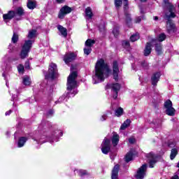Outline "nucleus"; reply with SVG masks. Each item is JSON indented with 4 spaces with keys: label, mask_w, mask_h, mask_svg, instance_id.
Returning <instances> with one entry per match:
<instances>
[{
    "label": "nucleus",
    "mask_w": 179,
    "mask_h": 179,
    "mask_svg": "<svg viewBox=\"0 0 179 179\" xmlns=\"http://www.w3.org/2000/svg\"><path fill=\"white\" fill-rule=\"evenodd\" d=\"M55 142H58V139H57V140H55Z\"/></svg>",
    "instance_id": "nucleus-59"
},
{
    "label": "nucleus",
    "mask_w": 179,
    "mask_h": 179,
    "mask_svg": "<svg viewBox=\"0 0 179 179\" xmlns=\"http://www.w3.org/2000/svg\"><path fill=\"white\" fill-rule=\"evenodd\" d=\"M22 83L25 86H30L31 84V80H30V77L25 76L22 78Z\"/></svg>",
    "instance_id": "nucleus-25"
},
{
    "label": "nucleus",
    "mask_w": 179,
    "mask_h": 179,
    "mask_svg": "<svg viewBox=\"0 0 179 179\" xmlns=\"http://www.w3.org/2000/svg\"><path fill=\"white\" fill-rule=\"evenodd\" d=\"M34 41L31 40L25 41L24 45H22V49L20 53V58L22 59H24L26 57L29 56V52H30V50L31 49V45H33Z\"/></svg>",
    "instance_id": "nucleus-4"
},
{
    "label": "nucleus",
    "mask_w": 179,
    "mask_h": 179,
    "mask_svg": "<svg viewBox=\"0 0 179 179\" xmlns=\"http://www.w3.org/2000/svg\"><path fill=\"white\" fill-rule=\"evenodd\" d=\"M171 19V18L166 19V20H168L166 22V30L169 34L175 33L176 31V25Z\"/></svg>",
    "instance_id": "nucleus-15"
},
{
    "label": "nucleus",
    "mask_w": 179,
    "mask_h": 179,
    "mask_svg": "<svg viewBox=\"0 0 179 179\" xmlns=\"http://www.w3.org/2000/svg\"><path fill=\"white\" fill-rule=\"evenodd\" d=\"M94 43H95L94 40L88 39L85 41V46L87 48H91L92 45H93Z\"/></svg>",
    "instance_id": "nucleus-33"
},
{
    "label": "nucleus",
    "mask_w": 179,
    "mask_h": 179,
    "mask_svg": "<svg viewBox=\"0 0 179 179\" xmlns=\"http://www.w3.org/2000/svg\"><path fill=\"white\" fill-rule=\"evenodd\" d=\"M3 76L5 78V73H3Z\"/></svg>",
    "instance_id": "nucleus-58"
},
{
    "label": "nucleus",
    "mask_w": 179,
    "mask_h": 179,
    "mask_svg": "<svg viewBox=\"0 0 179 179\" xmlns=\"http://www.w3.org/2000/svg\"><path fill=\"white\" fill-rule=\"evenodd\" d=\"M141 2H145L146 0H141Z\"/></svg>",
    "instance_id": "nucleus-56"
},
{
    "label": "nucleus",
    "mask_w": 179,
    "mask_h": 179,
    "mask_svg": "<svg viewBox=\"0 0 179 179\" xmlns=\"http://www.w3.org/2000/svg\"><path fill=\"white\" fill-rule=\"evenodd\" d=\"M135 142H136V140L135 139V138L131 137L129 138V143H131V145H133V143H135Z\"/></svg>",
    "instance_id": "nucleus-46"
},
{
    "label": "nucleus",
    "mask_w": 179,
    "mask_h": 179,
    "mask_svg": "<svg viewBox=\"0 0 179 179\" xmlns=\"http://www.w3.org/2000/svg\"><path fill=\"white\" fill-rule=\"evenodd\" d=\"M57 29L61 33L62 36H63V37H66V36H68V31L66 30V28L62 25H58Z\"/></svg>",
    "instance_id": "nucleus-22"
},
{
    "label": "nucleus",
    "mask_w": 179,
    "mask_h": 179,
    "mask_svg": "<svg viewBox=\"0 0 179 179\" xmlns=\"http://www.w3.org/2000/svg\"><path fill=\"white\" fill-rule=\"evenodd\" d=\"M142 19H145V17H143V16L137 17L135 20V23H141V22L142 21Z\"/></svg>",
    "instance_id": "nucleus-44"
},
{
    "label": "nucleus",
    "mask_w": 179,
    "mask_h": 179,
    "mask_svg": "<svg viewBox=\"0 0 179 179\" xmlns=\"http://www.w3.org/2000/svg\"><path fill=\"white\" fill-rule=\"evenodd\" d=\"M130 40L131 41H132V43L137 41V40H139V34L136 33L131 35V36L130 37Z\"/></svg>",
    "instance_id": "nucleus-35"
},
{
    "label": "nucleus",
    "mask_w": 179,
    "mask_h": 179,
    "mask_svg": "<svg viewBox=\"0 0 179 179\" xmlns=\"http://www.w3.org/2000/svg\"><path fill=\"white\" fill-rule=\"evenodd\" d=\"M17 40H19V36L15 33L13 34L12 37V42L13 43H17Z\"/></svg>",
    "instance_id": "nucleus-39"
},
{
    "label": "nucleus",
    "mask_w": 179,
    "mask_h": 179,
    "mask_svg": "<svg viewBox=\"0 0 179 179\" xmlns=\"http://www.w3.org/2000/svg\"><path fill=\"white\" fill-rule=\"evenodd\" d=\"M155 50L158 54H160L162 52V43H156L155 44Z\"/></svg>",
    "instance_id": "nucleus-36"
},
{
    "label": "nucleus",
    "mask_w": 179,
    "mask_h": 179,
    "mask_svg": "<svg viewBox=\"0 0 179 179\" xmlns=\"http://www.w3.org/2000/svg\"><path fill=\"white\" fill-rule=\"evenodd\" d=\"M13 1H17V0H13Z\"/></svg>",
    "instance_id": "nucleus-63"
},
{
    "label": "nucleus",
    "mask_w": 179,
    "mask_h": 179,
    "mask_svg": "<svg viewBox=\"0 0 179 179\" xmlns=\"http://www.w3.org/2000/svg\"><path fill=\"white\" fill-rule=\"evenodd\" d=\"M101 152L103 155H108L110 150H111V143L110 139L105 138L101 144Z\"/></svg>",
    "instance_id": "nucleus-7"
},
{
    "label": "nucleus",
    "mask_w": 179,
    "mask_h": 179,
    "mask_svg": "<svg viewBox=\"0 0 179 179\" xmlns=\"http://www.w3.org/2000/svg\"><path fill=\"white\" fill-rule=\"evenodd\" d=\"M177 155H178V150H177V148H173L171 151V155H170L171 160H174Z\"/></svg>",
    "instance_id": "nucleus-28"
},
{
    "label": "nucleus",
    "mask_w": 179,
    "mask_h": 179,
    "mask_svg": "<svg viewBox=\"0 0 179 179\" xmlns=\"http://www.w3.org/2000/svg\"><path fill=\"white\" fill-rule=\"evenodd\" d=\"M92 52V48H84V53L86 55H89Z\"/></svg>",
    "instance_id": "nucleus-41"
},
{
    "label": "nucleus",
    "mask_w": 179,
    "mask_h": 179,
    "mask_svg": "<svg viewBox=\"0 0 179 179\" xmlns=\"http://www.w3.org/2000/svg\"><path fill=\"white\" fill-rule=\"evenodd\" d=\"M115 5L117 8H120L122 5V0H115Z\"/></svg>",
    "instance_id": "nucleus-40"
},
{
    "label": "nucleus",
    "mask_w": 179,
    "mask_h": 179,
    "mask_svg": "<svg viewBox=\"0 0 179 179\" xmlns=\"http://www.w3.org/2000/svg\"><path fill=\"white\" fill-rule=\"evenodd\" d=\"M119 170H120V166L115 165L112 171L111 179H118Z\"/></svg>",
    "instance_id": "nucleus-19"
},
{
    "label": "nucleus",
    "mask_w": 179,
    "mask_h": 179,
    "mask_svg": "<svg viewBox=\"0 0 179 179\" xmlns=\"http://www.w3.org/2000/svg\"><path fill=\"white\" fill-rule=\"evenodd\" d=\"M159 17L157 16L154 17V20H158Z\"/></svg>",
    "instance_id": "nucleus-54"
},
{
    "label": "nucleus",
    "mask_w": 179,
    "mask_h": 179,
    "mask_svg": "<svg viewBox=\"0 0 179 179\" xmlns=\"http://www.w3.org/2000/svg\"><path fill=\"white\" fill-rule=\"evenodd\" d=\"M37 36V31L36 29H31L29 31L27 37L30 39L34 38Z\"/></svg>",
    "instance_id": "nucleus-29"
},
{
    "label": "nucleus",
    "mask_w": 179,
    "mask_h": 179,
    "mask_svg": "<svg viewBox=\"0 0 179 179\" xmlns=\"http://www.w3.org/2000/svg\"><path fill=\"white\" fill-rule=\"evenodd\" d=\"M87 171L86 170L80 169L78 171V175L80 177H83V176H87Z\"/></svg>",
    "instance_id": "nucleus-37"
},
{
    "label": "nucleus",
    "mask_w": 179,
    "mask_h": 179,
    "mask_svg": "<svg viewBox=\"0 0 179 179\" xmlns=\"http://www.w3.org/2000/svg\"><path fill=\"white\" fill-rule=\"evenodd\" d=\"M49 142H50V143H51V142H52V141L51 140H49Z\"/></svg>",
    "instance_id": "nucleus-60"
},
{
    "label": "nucleus",
    "mask_w": 179,
    "mask_h": 179,
    "mask_svg": "<svg viewBox=\"0 0 179 179\" xmlns=\"http://www.w3.org/2000/svg\"><path fill=\"white\" fill-rule=\"evenodd\" d=\"M57 132H59V134H60V136H62V131H58Z\"/></svg>",
    "instance_id": "nucleus-55"
},
{
    "label": "nucleus",
    "mask_w": 179,
    "mask_h": 179,
    "mask_svg": "<svg viewBox=\"0 0 179 179\" xmlns=\"http://www.w3.org/2000/svg\"><path fill=\"white\" fill-rule=\"evenodd\" d=\"M71 12H72V8L68 6H64L61 8L58 15L59 19H64V17H65V15H68V13H71Z\"/></svg>",
    "instance_id": "nucleus-11"
},
{
    "label": "nucleus",
    "mask_w": 179,
    "mask_h": 179,
    "mask_svg": "<svg viewBox=\"0 0 179 179\" xmlns=\"http://www.w3.org/2000/svg\"><path fill=\"white\" fill-rule=\"evenodd\" d=\"M152 52V43H147L144 50V55L148 57Z\"/></svg>",
    "instance_id": "nucleus-20"
},
{
    "label": "nucleus",
    "mask_w": 179,
    "mask_h": 179,
    "mask_svg": "<svg viewBox=\"0 0 179 179\" xmlns=\"http://www.w3.org/2000/svg\"><path fill=\"white\" fill-rule=\"evenodd\" d=\"M17 71L19 73H23V72H24V66H23L22 64L18 65Z\"/></svg>",
    "instance_id": "nucleus-38"
},
{
    "label": "nucleus",
    "mask_w": 179,
    "mask_h": 179,
    "mask_svg": "<svg viewBox=\"0 0 179 179\" xmlns=\"http://www.w3.org/2000/svg\"><path fill=\"white\" fill-rule=\"evenodd\" d=\"M12 99H13V96H12Z\"/></svg>",
    "instance_id": "nucleus-64"
},
{
    "label": "nucleus",
    "mask_w": 179,
    "mask_h": 179,
    "mask_svg": "<svg viewBox=\"0 0 179 179\" xmlns=\"http://www.w3.org/2000/svg\"><path fill=\"white\" fill-rule=\"evenodd\" d=\"M17 20H20V19H17Z\"/></svg>",
    "instance_id": "nucleus-62"
},
{
    "label": "nucleus",
    "mask_w": 179,
    "mask_h": 179,
    "mask_svg": "<svg viewBox=\"0 0 179 179\" xmlns=\"http://www.w3.org/2000/svg\"><path fill=\"white\" fill-rule=\"evenodd\" d=\"M166 36L164 34H160L157 39H153L152 43H157L159 41V43H162V41H164L166 40Z\"/></svg>",
    "instance_id": "nucleus-23"
},
{
    "label": "nucleus",
    "mask_w": 179,
    "mask_h": 179,
    "mask_svg": "<svg viewBox=\"0 0 179 179\" xmlns=\"http://www.w3.org/2000/svg\"><path fill=\"white\" fill-rule=\"evenodd\" d=\"M64 0H57V2H58V3H62V2H64Z\"/></svg>",
    "instance_id": "nucleus-53"
},
{
    "label": "nucleus",
    "mask_w": 179,
    "mask_h": 179,
    "mask_svg": "<svg viewBox=\"0 0 179 179\" xmlns=\"http://www.w3.org/2000/svg\"><path fill=\"white\" fill-rule=\"evenodd\" d=\"M57 76H58L57 64L51 63L49 66L48 73L45 76V79H55Z\"/></svg>",
    "instance_id": "nucleus-5"
},
{
    "label": "nucleus",
    "mask_w": 179,
    "mask_h": 179,
    "mask_svg": "<svg viewBox=\"0 0 179 179\" xmlns=\"http://www.w3.org/2000/svg\"><path fill=\"white\" fill-rule=\"evenodd\" d=\"M164 108H166V113L167 115L173 117L176 115V109L173 108V103L170 100H167L164 103Z\"/></svg>",
    "instance_id": "nucleus-6"
},
{
    "label": "nucleus",
    "mask_w": 179,
    "mask_h": 179,
    "mask_svg": "<svg viewBox=\"0 0 179 179\" xmlns=\"http://www.w3.org/2000/svg\"><path fill=\"white\" fill-rule=\"evenodd\" d=\"M15 12V15H18V16H23V13H24V11L22 7L17 8Z\"/></svg>",
    "instance_id": "nucleus-34"
},
{
    "label": "nucleus",
    "mask_w": 179,
    "mask_h": 179,
    "mask_svg": "<svg viewBox=\"0 0 179 179\" xmlns=\"http://www.w3.org/2000/svg\"><path fill=\"white\" fill-rule=\"evenodd\" d=\"M36 1L28 0L27 6L29 9H34L36 8Z\"/></svg>",
    "instance_id": "nucleus-30"
},
{
    "label": "nucleus",
    "mask_w": 179,
    "mask_h": 179,
    "mask_svg": "<svg viewBox=\"0 0 179 179\" xmlns=\"http://www.w3.org/2000/svg\"><path fill=\"white\" fill-rule=\"evenodd\" d=\"M123 4L124 9L125 24L129 27H131V26H132V24L131 23V22H132V18H131V15L128 14V13L125 11L128 9V0H123Z\"/></svg>",
    "instance_id": "nucleus-8"
},
{
    "label": "nucleus",
    "mask_w": 179,
    "mask_h": 179,
    "mask_svg": "<svg viewBox=\"0 0 179 179\" xmlns=\"http://www.w3.org/2000/svg\"><path fill=\"white\" fill-rule=\"evenodd\" d=\"M6 86H8V83H6Z\"/></svg>",
    "instance_id": "nucleus-61"
},
{
    "label": "nucleus",
    "mask_w": 179,
    "mask_h": 179,
    "mask_svg": "<svg viewBox=\"0 0 179 179\" xmlns=\"http://www.w3.org/2000/svg\"><path fill=\"white\" fill-rule=\"evenodd\" d=\"M106 30V26L104 24H102L99 27V31H104Z\"/></svg>",
    "instance_id": "nucleus-49"
},
{
    "label": "nucleus",
    "mask_w": 179,
    "mask_h": 179,
    "mask_svg": "<svg viewBox=\"0 0 179 179\" xmlns=\"http://www.w3.org/2000/svg\"><path fill=\"white\" fill-rule=\"evenodd\" d=\"M146 169H148V166L146 165V164H143L141 167H140L137 171L136 178L143 179L145 178V176H146Z\"/></svg>",
    "instance_id": "nucleus-10"
},
{
    "label": "nucleus",
    "mask_w": 179,
    "mask_h": 179,
    "mask_svg": "<svg viewBox=\"0 0 179 179\" xmlns=\"http://www.w3.org/2000/svg\"><path fill=\"white\" fill-rule=\"evenodd\" d=\"M131 124V120L129 119H127L125 122H124V123L121 125L120 127V129H122V131H124V129H127V128H128V127H129Z\"/></svg>",
    "instance_id": "nucleus-31"
},
{
    "label": "nucleus",
    "mask_w": 179,
    "mask_h": 179,
    "mask_svg": "<svg viewBox=\"0 0 179 179\" xmlns=\"http://www.w3.org/2000/svg\"><path fill=\"white\" fill-rule=\"evenodd\" d=\"M71 73L67 79V90L68 93L62 95L58 99V103H64V101H68L67 97H73L75 94H78V90L75 89L76 87V78H78V72H76V66L72 65L71 67Z\"/></svg>",
    "instance_id": "nucleus-1"
},
{
    "label": "nucleus",
    "mask_w": 179,
    "mask_h": 179,
    "mask_svg": "<svg viewBox=\"0 0 179 179\" xmlns=\"http://www.w3.org/2000/svg\"><path fill=\"white\" fill-rule=\"evenodd\" d=\"M118 73H120V69L118 68V62L117 61L113 62V78L116 82H118Z\"/></svg>",
    "instance_id": "nucleus-13"
},
{
    "label": "nucleus",
    "mask_w": 179,
    "mask_h": 179,
    "mask_svg": "<svg viewBox=\"0 0 179 179\" xmlns=\"http://www.w3.org/2000/svg\"><path fill=\"white\" fill-rule=\"evenodd\" d=\"M27 142V138L26 137H20L18 140L17 146L18 148H23L24 146V143Z\"/></svg>",
    "instance_id": "nucleus-24"
},
{
    "label": "nucleus",
    "mask_w": 179,
    "mask_h": 179,
    "mask_svg": "<svg viewBox=\"0 0 179 179\" xmlns=\"http://www.w3.org/2000/svg\"><path fill=\"white\" fill-rule=\"evenodd\" d=\"M10 114H12V110L6 112V115H10Z\"/></svg>",
    "instance_id": "nucleus-52"
},
{
    "label": "nucleus",
    "mask_w": 179,
    "mask_h": 179,
    "mask_svg": "<svg viewBox=\"0 0 179 179\" xmlns=\"http://www.w3.org/2000/svg\"><path fill=\"white\" fill-rule=\"evenodd\" d=\"M108 117V116L107 113L102 115L101 117H100V121H106V120H107Z\"/></svg>",
    "instance_id": "nucleus-45"
},
{
    "label": "nucleus",
    "mask_w": 179,
    "mask_h": 179,
    "mask_svg": "<svg viewBox=\"0 0 179 179\" xmlns=\"http://www.w3.org/2000/svg\"><path fill=\"white\" fill-rule=\"evenodd\" d=\"M109 89H111L113 94V99H117L118 97V92H120V89H121V85L118 83H112V84H108L107 85Z\"/></svg>",
    "instance_id": "nucleus-9"
},
{
    "label": "nucleus",
    "mask_w": 179,
    "mask_h": 179,
    "mask_svg": "<svg viewBox=\"0 0 179 179\" xmlns=\"http://www.w3.org/2000/svg\"><path fill=\"white\" fill-rule=\"evenodd\" d=\"M85 16L87 17V19H92V17H93V12L92 11V8L90 7L85 8Z\"/></svg>",
    "instance_id": "nucleus-26"
},
{
    "label": "nucleus",
    "mask_w": 179,
    "mask_h": 179,
    "mask_svg": "<svg viewBox=\"0 0 179 179\" xmlns=\"http://www.w3.org/2000/svg\"><path fill=\"white\" fill-rule=\"evenodd\" d=\"M34 141H36L38 145H43V143H45V142H47V137L45 135H40L36 137Z\"/></svg>",
    "instance_id": "nucleus-17"
},
{
    "label": "nucleus",
    "mask_w": 179,
    "mask_h": 179,
    "mask_svg": "<svg viewBox=\"0 0 179 179\" xmlns=\"http://www.w3.org/2000/svg\"><path fill=\"white\" fill-rule=\"evenodd\" d=\"M110 72V67L107 63L104 62V59L98 60L95 66L94 75L92 76L93 84L97 85L100 82H104V80L109 76Z\"/></svg>",
    "instance_id": "nucleus-2"
},
{
    "label": "nucleus",
    "mask_w": 179,
    "mask_h": 179,
    "mask_svg": "<svg viewBox=\"0 0 179 179\" xmlns=\"http://www.w3.org/2000/svg\"><path fill=\"white\" fill-rule=\"evenodd\" d=\"M134 157V151L131 150L129 152L127 153L125 156V162L127 163H129V162H131Z\"/></svg>",
    "instance_id": "nucleus-27"
},
{
    "label": "nucleus",
    "mask_w": 179,
    "mask_h": 179,
    "mask_svg": "<svg viewBox=\"0 0 179 179\" xmlns=\"http://www.w3.org/2000/svg\"><path fill=\"white\" fill-rule=\"evenodd\" d=\"M169 148H174L176 146V142L175 141H170L169 143Z\"/></svg>",
    "instance_id": "nucleus-48"
},
{
    "label": "nucleus",
    "mask_w": 179,
    "mask_h": 179,
    "mask_svg": "<svg viewBox=\"0 0 179 179\" xmlns=\"http://www.w3.org/2000/svg\"><path fill=\"white\" fill-rule=\"evenodd\" d=\"M141 13H143V10H141Z\"/></svg>",
    "instance_id": "nucleus-57"
},
{
    "label": "nucleus",
    "mask_w": 179,
    "mask_h": 179,
    "mask_svg": "<svg viewBox=\"0 0 179 179\" xmlns=\"http://www.w3.org/2000/svg\"><path fill=\"white\" fill-rule=\"evenodd\" d=\"M159 79H160V72H157L152 75L151 78V80L153 86H156V85H157V82H159Z\"/></svg>",
    "instance_id": "nucleus-18"
},
{
    "label": "nucleus",
    "mask_w": 179,
    "mask_h": 179,
    "mask_svg": "<svg viewBox=\"0 0 179 179\" xmlns=\"http://www.w3.org/2000/svg\"><path fill=\"white\" fill-rule=\"evenodd\" d=\"M113 34H114L115 37H117L118 34H120V31L118 28H114L113 30Z\"/></svg>",
    "instance_id": "nucleus-43"
},
{
    "label": "nucleus",
    "mask_w": 179,
    "mask_h": 179,
    "mask_svg": "<svg viewBox=\"0 0 179 179\" xmlns=\"http://www.w3.org/2000/svg\"><path fill=\"white\" fill-rule=\"evenodd\" d=\"M15 16H16V12L13 10H10L6 14L3 15V19L5 23L8 24V23H9V21L12 20V19H13Z\"/></svg>",
    "instance_id": "nucleus-12"
},
{
    "label": "nucleus",
    "mask_w": 179,
    "mask_h": 179,
    "mask_svg": "<svg viewBox=\"0 0 179 179\" xmlns=\"http://www.w3.org/2000/svg\"><path fill=\"white\" fill-rule=\"evenodd\" d=\"M118 142H120V136L117 133H115L112 137L113 145L114 147L117 146V145H118Z\"/></svg>",
    "instance_id": "nucleus-21"
},
{
    "label": "nucleus",
    "mask_w": 179,
    "mask_h": 179,
    "mask_svg": "<svg viewBox=\"0 0 179 179\" xmlns=\"http://www.w3.org/2000/svg\"><path fill=\"white\" fill-rule=\"evenodd\" d=\"M76 59V54L73 52H69L64 55V61L65 64H69V62H72V61H75Z\"/></svg>",
    "instance_id": "nucleus-14"
},
{
    "label": "nucleus",
    "mask_w": 179,
    "mask_h": 179,
    "mask_svg": "<svg viewBox=\"0 0 179 179\" xmlns=\"http://www.w3.org/2000/svg\"><path fill=\"white\" fill-rule=\"evenodd\" d=\"M147 157L149 160L150 167L153 169V167H155V164H156V155H155L153 152H150L147 155Z\"/></svg>",
    "instance_id": "nucleus-16"
},
{
    "label": "nucleus",
    "mask_w": 179,
    "mask_h": 179,
    "mask_svg": "<svg viewBox=\"0 0 179 179\" xmlns=\"http://www.w3.org/2000/svg\"><path fill=\"white\" fill-rule=\"evenodd\" d=\"M165 9V19H174L176 17V6L169 2V0H164Z\"/></svg>",
    "instance_id": "nucleus-3"
},
{
    "label": "nucleus",
    "mask_w": 179,
    "mask_h": 179,
    "mask_svg": "<svg viewBox=\"0 0 179 179\" xmlns=\"http://www.w3.org/2000/svg\"><path fill=\"white\" fill-rule=\"evenodd\" d=\"M122 45L124 48H129V41H123Z\"/></svg>",
    "instance_id": "nucleus-42"
},
{
    "label": "nucleus",
    "mask_w": 179,
    "mask_h": 179,
    "mask_svg": "<svg viewBox=\"0 0 179 179\" xmlns=\"http://www.w3.org/2000/svg\"><path fill=\"white\" fill-rule=\"evenodd\" d=\"M52 114H54V110H50L48 112V117H51V115H52Z\"/></svg>",
    "instance_id": "nucleus-51"
},
{
    "label": "nucleus",
    "mask_w": 179,
    "mask_h": 179,
    "mask_svg": "<svg viewBox=\"0 0 179 179\" xmlns=\"http://www.w3.org/2000/svg\"><path fill=\"white\" fill-rule=\"evenodd\" d=\"M24 68L25 69H29L30 68V62L27 61L25 62Z\"/></svg>",
    "instance_id": "nucleus-47"
},
{
    "label": "nucleus",
    "mask_w": 179,
    "mask_h": 179,
    "mask_svg": "<svg viewBox=\"0 0 179 179\" xmlns=\"http://www.w3.org/2000/svg\"><path fill=\"white\" fill-rule=\"evenodd\" d=\"M115 114L116 117H121L124 114V109L122 108H118L115 110Z\"/></svg>",
    "instance_id": "nucleus-32"
},
{
    "label": "nucleus",
    "mask_w": 179,
    "mask_h": 179,
    "mask_svg": "<svg viewBox=\"0 0 179 179\" xmlns=\"http://www.w3.org/2000/svg\"><path fill=\"white\" fill-rule=\"evenodd\" d=\"M115 156H116L115 152H114V153L110 152V157L111 160H114Z\"/></svg>",
    "instance_id": "nucleus-50"
}]
</instances>
